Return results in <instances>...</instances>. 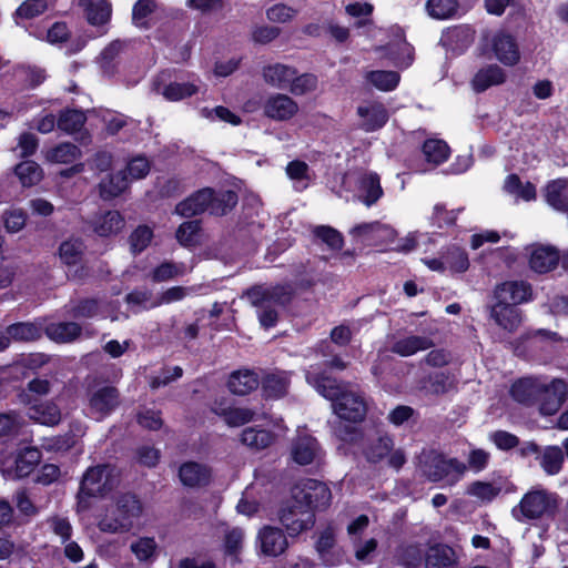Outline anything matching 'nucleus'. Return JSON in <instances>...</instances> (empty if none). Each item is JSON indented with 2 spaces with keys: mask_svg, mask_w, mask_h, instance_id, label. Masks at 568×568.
Masks as SVG:
<instances>
[{
  "mask_svg": "<svg viewBox=\"0 0 568 568\" xmlns=\"http://www.w3.org/2000/svg\"><path fill=\"white\" fill-rule=\"evenodd\" d=\"M306 381L320 395L332 402L334 413L339 418L334 427L335 435L343 442H355L358 436L356 427L344 425L343 422L355 424L364 418L367 407L363 396L349 385L337 383L325 372H320L313 366L306 371Z\"/></svg>",
  "mask_w": 568,
  "mask_h": 568,
  "instance_id": "1",
  "label": "nucleus"
},
{
  "mask_svg": "<svg viewBox=\"0 0 568 568\" xmlns=\"http://www.w3.org/2000/svg\"><path fill=\"white\" fill-rule=\"evenodd\" d=\"M237 202V195L233 191H223L214 194L211 189H203L186 200L180 202L175 207V213L183 217H191L210 211L214 215H224Z\"/></svg>",
  "mask_w": 568,
  "mask_h": 568,
  "instance_id": "2",
  "label": "nucleus"
},
{
  "mask_svg": "<svg viewBox=\"0 0 568 568\" xmlns=\"http://www.w3.org/2000/svg\"><path fill=\"white\" fill-rule=\"evenodd\" d=\"M418 470L430 481L444 480L447 485L456 484L467 470L466 464L456 458H446L434 449H424L418 456Z\"/></svg>",
  "mask_w": 568,
  "mask_h": 568,
  "instance_id": "3",
  "label": "nucleus"
},
{
  "mask_svg": "<svg viewBox=\"0 0 568 568\" xmlns=\"http://www.w3.org/2000/svg\"><path fill=\"white\" fill-rule=\"evenodd\" d=\"M524 348L515 347L518 355H529L542 362L552 361L564 356L568 347L567 338L549 329H536L526 333L521 337Z\"/></svg>",
  "mask_w": 568,
  "mask_h": 568,
  "instance_id": "4",
  "label": "nucleus"
},
{
  "mask_svg": "<svg viewBox=\"0 0 568 568\" xmlns=\"http://www.w3.org/2000/svg\"><path fill=\"white\" fill-rule=\"evenodd\" d=\"M142 513V506L133 495H123L119 498L116 505L108 510L105 516L100 519L98 526L104 532L129 531L139 521Z\"/></svg>",
  "mask_w": 568,
  "mask_h": 568,
  "instance_id": "5",
  "label": "nucleus"
},
{
  "mask_svg": "<svg viewBox=\"0 0 568 568\" xmlns=\"http://www.w3.org/2000/svg\"><path fill=\"white\" fill-rule=\"evenodd\" d=\"M247 296L257 307L261 325L268 328L273 327L277 322V311L275 306L286 304L290 301L291 292L284 286H277L272 290L256 287L250 290Z\"/></svg>",
  "mask_w": 568,
  "mask_h": 568,
  "instance_id": "6",
  "label": "nucleus"
},
{
  "mask_svg": "<svg viewBox=\"0 0 568 568\" xmlns=\"http://www.w3.org/2000/svg\"><path fill=\"white\" fill-rule=\"evenodd\" d=\"M343 184L352 189L353 196L366 206H372L383 196L379 175L372 171L359 170L345 174Z\"/></svg>",
  "mask_w": 568,
  "mask_h": 568,
  "instance_id": "7",
  "label": "nucleus"
},
{
  "mask_svg": "<svg viewBox=\"0 0 568 568\" xmlns=\"http://www.w3.org/2000/svg\"><path fill=\"white\" fill-rule=\"evenodd\" d=\"M558 508V495L544 489L528 491L514 508V515L519 519H537L554 515Z\"/></svg>",
  "mask_w": 568,
  "mask_h": 568,
  "instance_id": "8",
  "label": "nucleus"
},
{
  "mask_svg": "<svg viewBox=\"0 0 568 568\" xmlns=\"http://www.w3.org/2000/svg\"><path fill=\"white\" fill-rule=\"evenodd\" d=\"M393 40L386 45L376 48V53L381 60L393 64L399 69H406L412 65L414 61V49L406 41L404 30L399 27L390 29Z\"/></svg>",
  "mask_w": 568,
  "mask_h": 568,
  "instance_id": "9",
  "label": "nucleus"
},
{
  "mask_svg": "<svg viewBox=\"0 0 568 568\" xmlns=\"http://www.w3.org/2000/svg\"><path fill=\"white\" fill-rule=\"evenodd\" d=\"M292 497L294 503L311 511L327 507L332 498L328 487L316 479H304L296 484Z\"/></svg>",
  "mask_w": 568,
  "mask_h": 568,
  "instance_id": "10",
  "label": "nucleus"
},
{
  "mask_svg": "<svg viewBox=\"0 0 568 568\" xmlns=\"http://www.w3.org/2000/svg\"><path fill=\"white\" fill-rule=\"evenodd\" d=\"M118 474L110 465L91 467L83 475L80 495L99 496L110 491L116 483Z\"/></svg>",
  "mask_w": 568,
  "mask_h": 568,
  "instance_id": "11",
  "label": "nucleus"
},
{
  "mask_svg": "<svg viewBox=\"0 0 568 568\" xmlns=\"http://www.w3.org/2000/svg\"><path fill=\"white\" fill-rule=\"evenodd\" d=\"M120 404L119 392L113 386H99L88 393L87 415L101 420L110 415Z\"/></svg>",
  "mask_w": 568,
  "mask_h": 568,
  "instance_id": "12",
  "label": "nucleus"
},
{
  "mask_svg": "<svg viewBox=\"0 0 568 568\" xmlns=\"http://www.w3.org/2000/svg\"><path fill=\"white\" fill-rule=\"evenodd\" d=\"M322 453L317 439L305 427H298L291 442L290 455L298 465H310L320 458Z\"/></svg>",
  "mask_w": 568,
  "mask_h": 568,
  "instance_id": "13",
  "label": "nucleus"
},
{
  "mask_svg": "<svg viewBox=\"0 0 568 568\" xmlns=\"http://www.w3.org/2000/svg\"><path fill=\"white\" fill-rule=\"evenodd\" d=\"M486 44L503 64L513 67L519 62L520 53L513 36L498 31L491 37H486Z\"/></svg>",
  "mask_w": 568,
  "mask_h": 568,
  "instance_id": "14",
  "label": "nucleus"
},
{
  "mask_svg": "<svg viewBox=\"0 0 568 568\" xmlns=\"http://www.w3.org/2000/svg\"><path fill=\"white\" fill-rule=\"evenodd\" d=\"M358 126L365 132H375L382 129L388 121L389 114L386 106L378 101H364L356 110Z\"/></svg>",
  "mask_w": 568,
  "mask_h": 568,
  "instance_id": "15",
  "label": "nucleus"
},
{
  "mask_svg": "<svg viewBox=\"0 0 568 568\" xmlns=\"http://www.w3.org/2000/svg\"><path fill=\"white\" fill-rule=\"evenodd\" d=\"M494 297L498 303L516 307L532 300V287L525 281H507L496 286Z\"/></svg>",
  "mask_w": 568,
  "mask_h": 568,
  "instance_id": "16",
  "label": "nucleus"
},
{
  "mask_svg": "<svg viewBox=\"0 0 568 568\" xmlns=\"http://www.w3.org/2000/svg\"><path fill=\"white\" fill-rule=\"evenodd\" d=\"M280 520L291 536H296L313 527L315 523L314 513L296 503L281 511Z\"/></svg>",
  "mask_w": 568,
  "mask_h": 568,
  "instance_id": "17",
  "label": "nucleus"
},
{
  "mask_svg": "<svg viewBox=\"0 0 568 568\" xmlns=\"http://www.w3.org/2000/svg\"><path fill=\"white\" fill-rule=\"evenodd\" d=\"M526 252L529 257V267L535 273H548L559 263L560 255L552 246L535 244L526 247Z\"/></svg>",
  "mask_w": 568,
  "mask_h": 568,
  "instance_id": "18",
  "label": "nucleus"
},
{
  "mask_svg": "<svg viewBox=\"0 0 568 568\" xmlns=\"http://www.w3.org/2000/svg\"><path fill=\"white\" fill-rule=\"evenodd\" d=\"M568 394V385L562 379H554L549 384L544 381V389L540 400V413L542 415L555 414L562 403L566 400Z\"/></svg>",
  "mask_w": 568,
  "mask_h": 568,
  "instance_id": "19",
  "label": "nucleus"
},
{
  "mask_svg": "<svg viewBox=\"0 0 568 568\" xmlns=\"http://www.w3.org/2000/svg\"><path fill=\"white\" fill-rule=\"evenodd\" d=\"M23 400L28 405L30 419L45 426H54L60 423L61 410L55 403L32 400L28 394Z\"/></svg>",
  "mask_w": 568,
  "mask_h": 568,
  "instance_id": "20",
  "label": "nucleus"
},
{
  "mask_svg": "<svg viewBox=\"0 0 568 568\" xmlns=\"http://www.w3.org/2000/svg\"><path fill=\"white\" fill-rule=\"evenodd\" d=\"M351 234L363 243L378 244L395 236V231L379 222L362 223L351 230Z\"/></svg>",
  "mask_w": 568,
  "mask_h": 568,
  "instance_id": "21",
  "label": "nucleus"
},
{
  "mask_svg": "<svg viewBox=\"0 0 568 568\" xmlns=\"http://www.w3.org/2000/svg\"><path fill=\"white\" fill-rule=\"evenodd\" d=\"M542 389L544 379L538 377H524L513 384L510 394L516 402L531 405L541 397Z\"/></svg>",
  "mask_w": 568,
  "mask_h": 568,
  "instance_id": "22",
  "label": "nucleus"
},
{
  "mask_svg": "<svg viewBox=\"0 0 568 568\" xmlns=\"http://www.w3.org/2000/svg\"><path fill=\"white\" fill-rule=\"evenodd\" d=\"M298 111L296 102L285 94H274L265 103V114L277 121L291 119Z\"/></svg>",
  "mask_w": 568,
  "mask_h": 568,
  "instance_id": "23",
  "label": "nucleus"
},
{
  "mask_svg": "<svg viewBox=\"0 0 568 568\" xmlns=\"http://www.w3.org/2000/svg\"><path fill=\"white\" fill-rule=\"evenodd\" d=\"M433 346V341L426 336L407 335L402 337H394L390 352L408 357L418 352L426 351Z\"/></svg>",
  "mask_w": 568,
  "mask_h": 568,
  "instance_id": "24",
  "label": "nucleus"
},
{
  "mask_svg": "<svg viewBox=\"0 0 568 568\" xmlns=\"http://www.w3.org/2000/svg\"><path fill=\"white\" fill-rule=\"evenodd\" d=\"M490 317L505 331L514 332L521 323V312L513 305L495 302L490 307Z\"/></svg>",
  "mask_w": 568,
  "mask_h": 568,
  "instance_id": "25",
  "label": "nucleus"
},
{
  "mask_svg": "<svg viewBox=\"0 0 568 568\" xmlns=\"http://www.w3.org/2000/svg\"><path fill=\"white\" fill-rule=\"evenodd\" d=\"M124 225V217L118 211H108L94 216L91 221L93 232L103 237L118 234Z\"/></svg>",
  "mask_w": 568,
  "mask_h": 568,
  "instance_id": "26",
  "label": "nucleus"
},
{
  "mask_svg": "<svg viewBox=\"0 0 568 568\" xmlns=\"http://www.w3.org/2000/svg\"><path fill=\"white\" fill-rule=\"evenodd\" d=\"M261 550L267 556H278L287 547V540L283 531L274 527H264L258 532Z\"/></svg>",
  "mask_w": 568,
  "mask_h": 568,
  "instance_id": "27",
  "label": "nucleus"
},
{
  "mask_svg": "<svg viewBox=\"0 0 568 568\" xmlns=\"http://www.w3.org/2000/svg\"><path fill=\"white\" fill-rule=\"evenodd\" d=\"M426 568H457L455 550L446 545L429 547L425 557Z\"/></svg>",
  "mask_w": 568,
  "mask_h": 568,
  "instance_id": "28",
  "label": "nucleus"
},
{
  "mask_svg": "<svg viewBox=\"0 0 568 568\" xmlns=\"http://www.w3.org/2000/svg\"><path fill=\"white\" fill-rule=\"evenodd\" d=\"M179 476L184 486H204L210 481L211 470L205 465L187 462L180 467Z\"/></svg>",
  "mask_w": 568,
  "mask_h": 568,
  "instance_id": "29",
  "label": "nucleus"
},
{
  "mask_svg": "<svg viewBox=\"0 0 568 568\" xmlns=\"http://www.w3.org/2000/svg\"><path fill=\"white\" fill-rule=\"evenodd\" d=\"M260 385L257 374L251 369H239L230 375L227 387L235 395H246Z\"/></svg>",
  "mask_w": 568,
  "mask_h": 568,
  "instance_id": "30",
  "label": "nucleus"
},
{
  "mask_svg": "<svg viewBox=\"0 0 568 568\" xmlns=\"http://www.w3.org/2000/svg\"><path fill=\"white\" fill-rule=\"evenodd\" d=\"M295 75L296 69L282 63H274L263 69L265 82L282 90L288 88Z\"/></svg>",
  "mask_w": 568,
  "mask_h": 568,
  "instance_id": "31",
  "label": "nucleus"
},
{
  "mask_svg": "<svg viewBox=\"0 0 568 568\" xmlns=\"http://www.w3.org/2000/svg\"><path fill=\"white\" fill-rule=\"evenodd\" d=\"M367 84L382 92L394 91L400 81L398 71L393 70H367L364 72Z\"/></svg>",
  "mask_w": 568,
  "mask_h": 568,
  "instance_id": "32",
  "label": "nucleus"
},
{
  "mask_svg": "<svg viewBox=\"0 0 568 568\" xmlns=\"http://www.w3.org/2000/svg\"><path fill=\"white\" fill-rule=\"evenodd\" d=\"M505 80L506 74L504 70L496 64H490L476 72L473 78L471 85L476 92H484L493 85L504 83Z\"/></svg>",
  "mask_w": 568,
  "mask_h": 568,
  "instance_id": "33",
  "label": "nucleus"
},
{
  "mask_svg": "<svg viewBox=\"0 0 568 568\" xmlns=\"http://www.w3.org/2000/svg\"><path fill=\"white\" fill-rule=\"evenodd\" d=\"M546 202L556 211H568V180L558 179L549 182L545 189Z\"/></svg>",
  "mask_w": 568,
  "mask_h": 568,
  "instance_id": "34",
  "label": "nucleus"
},
{
  "mask_svg": "<svg viewBox=\"0 0 568 568\" xmlns=\"http://www.w3.org/2000/svg\"><path fill=\"white\" fill-rule=\"evenodd\" d=\"M275 438L276 435L272 432L257 427H246L241 433V443L254 450L267 448Z\"/></svg>",
  "mask_w": 568,
  "mask_h": 568,
  "instance_id": "35",
  "label": "nucleus"
},
{
  "mask_svg": "<svg viewBox=\"0 0 568 568\" xmlns=\"http://www.w3.org/2000/svg\"><path fill=\"white\" fill-rule=\"evenodd\" d=\"M335 535L332 528H326L316 542V549L326 566H335L342 561V555L334 550Z\"/></svg>",
  "mask_w": 568,
  "mask_h": 568,
  "instance_id": "36",
  "label": "nucleus"
},
{
  "mask_svg": "<svg viewBox=\"0 0 568 568\" xmlns=\"http://www.w3.org/2000/svg\"><path fill=\"white\" fill-rule=\"evenodd\" d=\"M290 385L287 372H274L267 374L262 382V389L266 397L278 398L286 394Z\"/></svg>",
  "mask_w": 568,
  "mask_h": 568,
  "instance_id": "37",
  "label": "nucleus"
},
{
  "mask_svg": "<svg viewBox=\"0 0 568 568\" xmlns=\"http://www.w3.org/2000/svg\"><path fill=\"white\" fill-rule=\"evenodd\" d=\"M87 19L92 26H104L111 17V7L106 0H82Z\"/></svg>",
  "mask_w": 568,
  "mask_h": 568,
  "instance_id": "38",
  "label": "nucleus"
},
{
  "mask_svg": "<svg viewBox=\"0 0 568 568\" xmlns=\"http://www.w3.org/2000/svg\"><path fill=\"white\" fill-rule=\"evenodd\" d=\"M80 332L81 327L74 322L51 323L45 327L48 337L60 343L72 342Z\"/></svg>",
  "mask_w": 568,
  "mask_h": 568,
  "instance_id": "39",
  "label": "nucleus"
},
{
  "mask_svg": "<svg viewBox=\"0 0 568 568\" xmlns=\"http://www.w3.org/2000/svg\"><path fill=\"white\" fill-rule=\"evenodd\" d=\"M455 387V378L447 373L437 372L430 374L424 382L422 389L426 394L443 395Z\"/></svg>",
  "mask_w": 568,
  "mask_h": 568,
  "instance_id": "40",
  "label": "nucleus"
},
{
  "mask_svg": "<svg viewBox=\"0 0 568 568\" xmlns=\"http://www.w3.org/2000/svg\"><path fill=\"white\" fill-rule=\"evenodd\" d=\"M449 152V146L442 140L429 139L423 144V154L426 161L433 165L445 162Z\"/></svg>",
  "mask_w": 568,
  "mask_h": 568,
  "instance_id": "41",
  "label": "nucleus"
},
{
  "mask_svg": "<svg viewBox=\"0 0 568 568\" xmlns=\"http://www.w3.org/2000/svg\"><path fill=\"white\" fill-rule=\"evenodd\" d=\"M13 74L16 80L28 89L36 88L45 80V71L34 65H19Z\"/></svg>",
  "mask_w": 568,
  "mask_h": 568,
  "instance_id": "42",
  "label": "nucleus"
},
{
  "mask_svg": "<svg viewBox=\"0 0 568 568\" xmlns=\"http://www.w3.org/2000/svg\"><path fill=\"white\" fill-rule=\"evenodd\" d=\"M40 460V452L37 448H26L16 458L14 477L28 476Z\"/></svg>",
  "mask_w": 568,
  "mask_h": 568,
  "instance_id": "43",
  "label": "nucleus"
},
{
  "mask_svg": "<svg viewBox=\"0 0 568 568\" xmlns=\"http://www.w3.org/2000/svg\"><path fill=\"white\" fill-rule=\"evenodd\" d=\"M426 10L434 19L446 20L457 14L458 2L457 0H428Z\"/></svg>",
  "mask_w": 568,
  "mask_h": 568,
  "instance_id": "44",
  "label": "nucleus"
},
{
  "mask_svg": "<svg viewBox=\"0 0 568 568\" xmlns=\"http://www.w3.org/2000/svg\"><path fill=\"white\" fill-rule=\"evenodd\" d=\"M80 156V150L75 144L61 143L45 152V159L52 163H71Z\"/></svg>",
  "mask_w": 568,
  "mask_h": 568,
  "instance_id": "45",
  "label": "nucleus"
},
{
  "mask_svg": "<svg viewBox=\"0 0 568 568\" xmlns=\"http://www.w3.org/2000/svg\"><path fill=\"white\" fill-rule=\"evenodd\" d=\"M130 549L139 561L148 562L154 560L158 544L152 537H140L131 542Z\"/></svg>",
  "mask_w": 568,
  "mask_h": 568,
  "instance_id": "46",
  "label": "nucleus"
},
{
  "mask_svg": "<svg viewBox=\"0 0 568 568\" xmlns=\"http://www.w3.org/2000/svg\"><path fill=\"white\" fill-rule=\"evenodd\" d=\"M128 179L124 173L110 175L100 183V195L103 200H112L119 196L128 187Z\"/></svg>",
  "mask_w": 568,
  "mask_h": 568,
  "instance_id": "47",
  "label": "nucleus"
},
{
  "mask_svg": "<svg viewBox=\"0 0 568 568\" xmlns=\"http://www.w3.org/2000/svg\"><path fill=\"white\" fill-rule=\"evenodd\" d=\"M156 91L169 101H179L195 94L199 91V87L194 82H172L165 85L162 90L158 87Z\"/></svg>",
  "mask_w": 568,
  "mask_h": 568,
  "instance_id": "48",
  "label": "nucleus"
},
{
  "mask_svg": "<svg viewBox=\"0 0 568 568\" xmlns=\"http://www.w3.org/2000/svg\"><path fill=\"white\" fill-rule=\"evenodd\" d=\"M23 425V416L16 412L0 414V438L8 439L17 436Z\"/></svg>",
  "mask_w": 568,
  "mask_h": 568,
  "instance_id": "49",
  "label": "nucleus"
},
{
  "mask_svg": "<svg viewBox=\"0 0 568 568\" xmlns=\"http://www.w3.org/2000/svg\"><path fill=\"white\" fill-rule=\"evenodd\" d=\"M286 173L293 181L294 187L297 191L305 190L310 184V169L303 161H292L286 166Z\"/></svg>",
  "mask_w": 568,
  "mask_h": 568,
  "instance_id": "50",
  "label": "nucleus"
},
{
  "mask_svg": "<svg viewBox=\"0 0 568 568\" xmlns=\"http://www.w3.org/2000/svg\"><path fill=\"white\" fill-rule=\"evenodd\" d=\"M394 442L388 435H378L365 449V455L369 462H378L386 457L392 448Z\"/></svg>",
  "mask_w": 568,
  "mask_h": 568,
  "instance_id": "51",
  "label": "nucleus"
},
{
  "mask_svg": "<svg viewBox=\"0 0 568 568\" xmlns=\"http://www.w3.org/2000/svg\"><path fill=\"white\" fill-rule=\"evenodd\" d=\"M16 174L23 186H32L40 182L43 172L38 163L24 161L16 166Z\"/></svg>",
  "mask_w": 568,
  "mask_h": 568,
  "instance_id": "52",
  "label": "nucleus"
},
{
  "mask_svg": "<svg viewBox=\"0 0 568 568\" xmlns=\"http://www.w3.org/2000/svg\"><path fill=\"white\" fill-rule=\"evenodd\" d=\"M85 114L79 110H65L61 112L58 128L65 133L78 132L85 123Z\"/></svg>",
  "mask_w": 568,
  "mask_h": 568,
  "instance_id": "53",
  "label": "nucleus"
},
{
  "mask_svg": "<svg viewBox=\"0 0 568 568\" xmlns=\"http://www.w3.org/2000/svg\"><path fill=\"white\" fill-rule=\"evenodd\" d=\"M7 329L10 339L14 341L30 342L41 336L40 326L33 323H17L10 325Z\"/></svg>",
  "mask_w": 568,
  "mask_h": 568,
  "instance_id": "54",
  "label": "nucleus"
},
{
  "mask_svg": "<svg viewBox=\"0 0 568 568\" xmlns=\"http://www.w3.org/2000/svg\"><path fill=\"white\" fill-rule=\"evenodd\" d=\"M84 245L80 240H68L61 243L59 255L67 265H75L81 261Z\"/></svg>",
  "mask_w": 568,
  "mask_h": 568,
  "instance_id": "55",
  "label": "nucleus"
},
{
  "mask_svg": "<svg viewBox=\"0 0 568 568\" xmlns=\"http://www.w3.org/2000/svg\"><path fill=\"white\" fill-rule=\"evenodd\" d=\"M216 414L224 417L225 423L231 427L242 426L254 419L255 413L248 408L231 407L227 409H215Z\"/></svg>",
  "mask_w": 568,
  "mask_h": 568,
  "instance_id": "56",
  "label": "nucleus"
},
{
  "mask_svg": "<svg viewBox=\"0 0 568 568\" xmlns=\"http://www.w3.org/2000/svg\"><path fill=\"white\" fill-rule=\"evenodd\" d=\"M564 463V453L560 447H548L541 457V467L548 475H556L560 471Z\"/></svg>",
  "mask_w": 568,
  "mask_h": 568,
  "instance_id": "57",
  "label": "nucleus"
},
{
  "mask_svg": "<svg viewBox=\"0 0 568 568\" xmlns=\"http://www.w3.org/2000/svg\"><path fill=\"white\" fill-rule=\"evenodd\" d=\"M500 490V487L493 483L477 480L468 486L467 494L484 503H489L499 495Z\"/></svg>",
  "mask_w": 568,
  "mask_h": 568,
  "instance_id": "58",
  "label": "nucleus"
},
{
  "mask_svg": "<svg viewBox=\"0 0 568 568\" xmlns=\"http://www.w3.org/2000/svg\"><path fill=\"white\" fill-rule=\"evenodd\" d=\"M443 258H445L446 267L454 272H465L469 266L467 253L458 246L449 247Z\"/></svg>",
  "mask_w": 568,
  "mask_h": 568,
  "instance_id": "59",
  "label": "nucleus"
},
{
  "mask_svg": "<svg viewBox=\"0 0 568 568\" xmlns=\"http://www.w3.org/2000/svg\"><path fill=\"white\" fill-rule=\"evenodd\" d=\"M128 304L134 311L150 310L159 306L158 295L149 291H134L126 295Z\"/></svg>",
  "mask_w": 568,
  "mask_h": 568,
  "instance_id": "60",
  "label": "nucleus"
},
{
  "mask_svg": "<svg viewBox=\"0 0 568 568\" xmlns=\"http://www.w3.org/2000/svg\"><path fill=\"white\" fill-rule=\"evenodd\" d=\"M156 3L154 0H139L132 10V20L136 27H146L149 17L154 12Z\"/></svg>",
  "mask_w": 568,
  "mask_h": 568,
  "instance_id": "61",
  "label": "nucleus"
},
{
  "mask_svg": "<svg viewBox=\"0 0 568 568\" xmlns=\"http://www.w3.org/2000/svg\"><path fill=\"white\" fill-rule=\"evenodd\" d=\"M297 12L295 8L285 3H276L266 10V17L272 22L286 23L292 21Z\"/></svg>",
  "mask_w": 568,
  "mask_h": 568,
  "instance_id": "62",
  "label": "nucleus"
},
{
  "mask_svg": "<svg viewBox=\"0 0 568 568\" xmlns=\"http://www.w3.org/2000/svg\"><path fill=\"white\" fill-rule=\"evenodd\" d=\"M153 237V231L146 225L138 226L130 236V245L133 253H140L148 247Z\"/></svg>",
  "mask_w": 568,
  "mask_h": 568,
  "instance_id": "63",
  "label": "nucleus"
},
{
  "mask_svg": "<svg viewBox=\"0 0 568 568\" xmlns=\"http://www.w3.org/2000/svg\"><path fill=\"white\" fill-rule=\"evenodd\" d=\"M200 224L197 221L184 222L176 231L178 241L184 246L194 245L197 241Z\"/></svg>",
  "mask_w": 568,
  "mask_h": 568,
  "instance_id": "64",
  "label": "nucleus"
}]
</instances>
